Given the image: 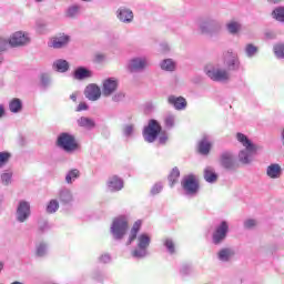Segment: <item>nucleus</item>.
<instances>
[{
    "label": "nucleus",
    "instance_id": "11",
    "mask_svg": "<svg viewBox=\"0 0 284 284\" xmlns=\"http://www.w3.org/2000/svg\"><path fill=\"white\" fill-rule=\"evenodd\" d=\"M212 81H230V73L225 69H213L206 72Z\"/></svg>",
    "mask_w": 284,
    "mask_h": 284
},
{
    "label": "nucleus",
    "instance_id": "29",
    "mask_svg": "<svg viewBox=\"0 0 284 284\" xmlns=\"http://www.w3.org/2000/svg\"><path fill=\"white\" fill-rule=\"evenodd\" d=\"M162 70H166L168 72H174L176 70V64L172 59H166L161 64Z\"/></svg>",
    "mask_w": 284,
    "mask_h": 284
},
{
    "label": "nucleus",
    "instance_id": "39",
    "mask_svg": "<svg viewBox=\"0 0 284 284\" xmlns=\"http://www.w3.org/2000/svg\"><path fill=\"white\" fill-rule=\"evenodd\" d=\"M258 52V48L254 44H247L246 45V54L247 57H254V54Z\"/></svg>",
    "mask_w": 284,
    "mask_h": 284
},
{
    "label": "nucleus",
    "instance_id": "57",
    "mask_svg": "<svg viewBox=\"0 0 284 284\" xmlns=\"http://www.w3.org/2000/svg\"><path fill=\"white\" fill-rule=\"evenodd\" d=\"M271 1V3H278V1H281V0H270Z\"/></svg>",
    "mask_w": 284,
    "mask_h": 284
},
{
    "label": "nucleus",
    "instance_id": "30",
    "mask_svg": "<svg viewBox=\"0 0 284 284\" xmlns=\"http://www.w3.org/2000/svg\"><path fill=\"white\" fill-rule=\"evenodd\" d=\"M80 128H94V120L90 118L82 116L78 120Z\"/></svg>",
    "mask_w": 284,
    "mask_h": 284
},
{
    "label": "nucleus",
    "instance_id": "48",
    "mask_svg": "<svg viewBox=\"0 0 284 284\" xmlns=\"http://www.w3.org/2000/svg\"><path fill=\"white\" fill-rule=\"evenodd\" d=\"M132 132H134V126L128 125L124 128V134H126V136H130V134H132Z\"/></svg>",
    "mask_w": 284,
    "mask_h": 284
},
{
    "label": "nucleus",
    "instance_id": "32",
    "mask_svg": "<svg viewBox=\"0 0 284 284\" xmlns=\"http://www.w3.org/2000/svg\"><path fill=\"white\" fill-rule=\"evenodd\" d=\"M226 28L231 34H237L241 30V24L236 21H231Z\"/></svg>",
    "mask_w": 284,
    "mask_h": 284
},
{
    "label": "nucleus",
    "instance_id": "16",
    "mask_svg": "<svg viewBox=\"0 0 284 284\" xmlns=\"http://www.w3.org/2000/svg\"><path fill=\"white\" fill-rule=\"evenodd\" d=\"M220 163L222 168L232 170V168H234V156L230 152H224L220 158Z\"/></svg>",
    "mask_w": 284,
    "mask_h": 284
},
{
    "label": "nucleus",
    "instance_id": "42",
    "mask_svg": "<svg viewBox=\"0 0 284 284\" xmlns=\"http://www.w3.org/2000/svg\"><path fill=\"white\" fill-rule=\"evenodd\" d=\"M77 14H79V7L78 6L70 7L68 10V17H77Z\"/></svg>",
    "mask_w": 284,
    "mask_h": 284
},
{
    "label": "nucleus",
    "instance_id": "2",
    "mask_svg": "<svg viewBox=\"0 0 284 284\" xmlns=\"http://www.w3.org/2000/svg\"><path fill=\"white\" fill-rule=\"evenodd\" d=\"M162 128L156 120H150L149 124L143 130V139L146 143H154L161 134Z\"/></svg>",
    "mask_w": 284,
    "mask_h": 284
},
{
    "label": "nucleus",
    "instance_id": "25",
    "mask_svg": "<svg viewBox=\"0 0 284 284\" xmlns=\"http://www.w3.org/2000/svg\"><path fill=\"white\" fill-rule=\"evenodd\" d=\"M267 176L270 179H280L281 178V165L278 164H271L266 170Z\"/></svg>",
    "mask_w": 284,
    "mask_h": 284
},
{
    "label": "nucleus",
    "instance_id": "24",
    "mask_svg": "<svg viewBox=\"0 0 284 284\" xmlns=\"http://www.w3.org/2000/svg\"><path fill=\"white\" fill-rule=\"evenodd\" d=\"M90 77H92V71L80 67L74 71V79H77L78 81H83V79H90Z\"/></svg>",
    "mask_w": 284,
    "mask_h": 284
},
{
    "label": "nucleus",
    "instance_id": "58",
    "mask_svg": "<svg viewBox=\"0 0 284 284\" xmlns=\"http://www.w3.org/2000/svg\"><path fill=\"white\" fill-rule=\"evenodd\" d=\"M1 270H3V263L2 262H0V272H1Z\"/></svg>",
    "mask_w": 284,
    "mask_h": 284
},
{
    "label": "nucleus",
    "instance_id": "50",
    "mask_svg": "<svg viewBox=\"0 0 284 284\" xmlns=\"http://www.w3.org/2000/svg\"><path fill=\"white\" fill-rule=\"evenodd\" d=\"M159 142L161 143V145H165V143H168V135L161 134L159 138Z\"/></svg>",
    "mask_w": 284,
    "mask_h": 284
},
{
    "label": "nucleus",
    "instance_id": "13",
    "mask_svg": "<svg viewBox=\"0 0 284 284\" xmlns=\"http://www.w3.org/2000/svg\"><path fill=\"white\" fill-rule=\"evenodd\" d=\"M17 214H18V221L20 223H23L30 216V203L26 201H21L19 203Z\"/></svg>",
    "mask_w": 284,
    "mask_h": 284
},
{
    "label": "nucleus",
    "instance_id": "54",
    "mask_svg": "<svg viewBox=\"0 0 284 284\" xmlns=\"http://www.w3.org/2000/svg\"><path fill=\"white\" fill-rule=\"evenodd\" d=\"M3 116H6V108L3 104H0V119H3Z\"/></svg>",
    "mask_w": 284,
    "mask_h": 284
},
{
    "label": "nucleus",
    "instance_id": "23",
    "mask_svg": "<svg viewBox=\"0 0 284 284\" xmlns=\"http://www.w3.org/2000/svg\"><path fill=\"white\" fill-rule=\"evenodd\" d=\"M9 110L13 114H18V112H21L23 110V102H21V99L19 98H13L9 102Z\"/></svg>",
    "mask_w": 284,
    "mask_h": 284
},
{
    "label": "nucleus",
    "instance_id": "7",
    "mask_svg": "<svg viewBox=\"0 0 284 284\" xmlns=\"http://www.w3.org/2000/svg\"><path fill=\"white\" fill-rule=\"evenodd\" d=\"M227 232H230V225L227 222L222 221L220 225L215 227V231L213 232V243L214 245H220V243H223L225 239H227Z\"/></svg>",
    "mask_w": 284,
    "mask_h": 284
},
{
    "label": "nucleus",
    "instance_id": "3",
    "mask_svg": "<svg viewBox=\"0 0 284 284\" xmlns=\"http://www.w3.org/2000/svg\"><path fill=\"white\" fill-rule=\"evenodd\" d=\"M58 146L64 150V152H74L79 150V143L74 135L70 133H61L58 138Z\"/></svg>",
    "mask_w": 284,
    "mask_h": 284
},
{
    "label": "nucleus",
    "instance_id": "34",
    "mask_svg": "<svg viewBox=\"0 0 284 284\" xmlns=\"http://www.w3.org/2000/svg\"><path fill=\"white\" fill-rule=\"evenodd\" d=\"M59 210V202L57 200H51L49 204L47 205V212L48 214H54Z\"/></svg>",
    "mask_w": 284,
    "mask_h": 284
},
{
    "label": "nucleus",
    "instance_id": "56",
    "mask_svg": "<svg viewBox=\"0 0 284 284\" xmlns=\"http://www.w3.org/2000/svg\"><path fill=\"white\" fill-rule=\"evenodd\" d=\"M71 99H72V101H77V95H75V94H72V95H71Z\"/></svg>",
    "mask_w": 284,
    "mask_h": 284
},
{
    "label": "nucleus",
    "instance_id": "52",
    "mask_svg": "<svg viewBox=\"0 0 284 284\" xmlns=\"http://www.w3.org/2000/svg\"><path fill=\"white\" fill-rule=\"evenodd\" d=\"M101 263H110V255L104 254L100 257Z\"/></svg>",
    "mask_w": 284,
    "mask_h": 284
},
{
    "label": "nucleus",
    "instance_id": "5",
    "mask_svg": "<svg viewBox=\"0 0 284 284\" xmlns=\"http://www.w3.org/2000/svg\"><path fill=\"white\" fill-rule=\"evenodd\" d=\"M181 185L185 194H189L191 196H194L195 194H197L201 187L199 180L194 175H189L184 178L181 182Z\"/></svg>",
    "mask_w": 284,
    "mask_h": 284
},
{
    "label": "nucleus",
    "instance_id": "18",
    "mask_svg": "<svg viewBox=\"0 0 284 284\" xmlns=\"http://www.w3.org/2000/svg\"><path fill=\"white\" fill-rule=\"evenodd\" d=\"M210 150H212V142L204 136L197 144V152L207 156V154H210Z\"/></svg>",
    "mask_w": 284,
    "mask_h": 284
},
{
    "label": "nucleus",
    "instance_id": "19",
    "mask_svg": "<svg viewBox=\"0 0 284 284\" xmlns=\"http://www.w3.org/2000/svg\"><path fill=\"white\" fill-rule=\"evenodd\" d=\"M118 19L123 23H130L132 19H134V13H132V10L130 9H119Z\"/></svg>",
    "mask_w": 284,
    "mask_h": 284
},
{
    "label": "nucleus",
    "instance_id": "33",
    "mask_svg": "<svg viewBox=\"0 0 284 284\" xmlns=\"http://www.w3.org/2000/svg\"><path fill=\"white\" fill-rule=\"evenodd\" d=\"M11 158L12 154L10 152H0V169L7 165Z\"/></svg>",
    "mask_w": 284,
    "mask_h": 284
},
{
    "label": "nucleus",
    "instance_id": "31",
    "mask_svg": "<svg viewBox=\"0 0 284 284\" xmlns=\"http://www.w3.org/2000/svg\"><path fill=\"white\" fill-rule=\"evenodd\" d=\"M273 19L284 23V7H278L272 12Z\"/></svg>",
    "mask_w": 284,
    "mask_h": 284
},
{
    "label": "nucleus",
    "instance_id": "55",
    "mask_svg": "<svg viewBox=\"0 0 284 284\" xmlns=\"http://www.w3.org/2000/svg\"><path fill=\"white\" fill-rule=\"evenodd\" d=\"M205 28H207V23H204V24L201 26V30H202L203 33H205Z\"/></svg>",
    "mask_w": 284,
    "mask_h": 284
},
{
    "label": "nucleus",
    "instance_id": "49",
    "mask_svg": "<svg viewBox=\"0 0 284 284\" xmlns=\"http://www.w3.org/2000/svg\"><path fill=\"white\" fill-rule=\"evenodd\" d=\"M245 227L247 229H251V227H254L256 225V221L255 220H247L245 223H244Z\"/></svg>",
    "mask_w": 284,
    "mask_h": 284
},
{
    "label": "nucleus",
    "instance_id": "59",
    "mask_svg": "<svg viewBox=\"0 0 284 284\" xmlns=\"http://www.w3.org/2000/svg\"><path fill=\"white\" fill-rule=\"evenodd\" d=\"M11 284H23V283H21V282H12Z\"/></svg>",
    "mask_w": 284,
    "mask_h": 284
},
{
    "label": "nucleus",
    "instance_id": "45",
    "mask_svg": "<svg viewBox=\"0 0 284 284\" xmlns=\"http://www.w3.org/2000/svg\"><path fill=\"white\" fill-rule=\"evenodd\" d=\"M103 61H105V54L103 53H97L94 55V62L95 63H103Z\"/></svg>",
    "mask_w": 284,
    "mask_h": 284
},
{
    "label": "nucleus",
    "instance_id": "6",
    "mask_svg": "<svg viewBox=\"0 0 284 284\" xmlns=\"http://www.w3.org/2000/svg\"><path fill=\"white\" fill-rule=\"evenodd\" d=\"M150 235L143 233L138 237V247L132 252L134 258H143L148 254V247H150Z\"/></svg>",
    "mask_w": 284,
    "mask_h": 284
},
{
    "label": "nucleus",
    "instance_id": "51",
    "mask_svg": "<svg viewBox=\"0 0 284 284\" xmlns=\"http://www.w3.org/2000/svg\"><path fill=\"white\" fill-rule=\"evenodd\" d=\"M82 110H88V104H85V102H81V103L78 105L77 111H78V112H82Z\"/></svg>",
    "mask_w": 284,
    "mask_h": 284
},
{
    "label": "nucleus",
    "instance_id": "41",
    "mask_svg": "<svg viewBox=\"0 0 284 284\" xmlns=\"http://www.w3.org/2000/svg\"><path fill=\"white\" fill-rule=\"evenodd\" d=\"M1 179H2V183L4 185H8L10 183V181H12V173H3L1 175Z\"/></svg>",
    "mask_w": 284,
    "mask_h": 284
},
{
    "label": "nucleus",
    "instance_id": "40",
    "mask_svg": "<svg viewBox=\"0 0 284 284\" xmlns=\"http://www.w3.org/2000/svg\"><path fill=\"white\" fill-rule=\"evenodd\" d=\"M40 81H41V85H43V88L48 87L50 83V75H48L47 73H42L40 75Z\"/></svg>",
    "mask_w": 284,
    "mask_h": 284
},
{
    "label": "nucleus",
    "instance_id": "4",
    "mask_svg": "<svg viewBox=\"0 0 284 284\" xmlns=\"http://www.w3.org/2000/svg\"><path fill=\"white\" fill-rule=\"evenodd\" d=\"M128 227V219L125 216H119L113 220L111 233L113 234L114 239L121 240L123 236H125Z\"/></svg>",
    "mask_w": 284,
    "mask_h": 284
},
{
    "label": "nucleus",
    "instance_id": "28",
    "mask_svg": "<svg viewBox=\"0 0 284 284\" xmlns=\"http://www.w3.org/2000/svg\"><path fill=\"white\" fill-rule=\"evenodd\" d=\"M231 256H234V251H232L231 248H222V250L219 252V258H220V261L227 262V261H230V257H231Z\"/></svg>",
    "mask_w": 284,
    "mask_h": 284
},
{
    "label": "nucleus",
    "instance_id": "27",
    "mask_svg": "<svg viewBox=\"0 0 284 284\" xmlns=\"http://www.w3.org/2000/svg\"><path fill=\"white\" fill-rule=\"evenodd\" d=\"M53 68L57 70V72H68V70H70V63L63 59H60L53 63Z\"/></svg>",
    "mask_w": 284,
    "mask_h": 284
},
{
    "label": "nucleus",
    "instance_id": "12",
    "mask_svg": "<svg viewBox=\"0 0 284 284\" xmlns=\"http://www.w3.org/2000/svg\"><path fill=\"white\" fill-rule=\"evenodd\" d=\"M70 43V37L65 34H60L51 38L50 40V48H54L55 50H59L61 48H65Z\"/></svg>",
    "mask_w": 284,
    "mask_h": 284
},
{
    "label": "nucleus",
    "instance_id": "14",
    "mask_svg": "<svg viewBox=\"0 0 284 284\" xmlns=\"http://www.w3.org/2000/svg\"><path fill=\"white\" fill-rule=\"evenodd\" d=\"M85 97L89 101H99L101 99V88L97 84H89L85 89Z\"/></svg>",
    "mask_w": 284,
    "mask_h": 284
},
{
    "label": "nucleus",
    "instance_id": "22",
    "mask_svg": "<svg viewBox=\"0 0 284 284\" xmlns=\"http://www.w3.org/2000/svg\"><path fill=\"white\" fill-rule=\"evenodd\" d=\"M204 180L207 183H216V181H219V175L216 174L214 169H212V166H206L204 169Z\"/></svg>",
    "mask_w": 284,
    "mask_h": 284
},
{
    "label": "nucleus",
    "instance_id": "37",
    "mask_svg": "<svg viewBox=\"0 0 284 284\" xmlns=\"http://www.w3.org/2000/svg\"><path fill=\"white\" fill-rule=\"evenodd\" d=\"M72 179H79V170L73 169L69 172V174L65 176L67 183H72Z\"/></svg>",
    "mask_w": 284,
    "mask_h": 284
},
{
    "label": "nucleus",
    "instance_id": "60",
    "mask_svg": "<svg viewBox=\"0 0 284 284\" xmlns=\"http://www.w3.org/2000/svg\"><path fill=\"white\" fill-rule=\"evenodd\" d=\"M37 1H43V0H37Z\"/></svg>",
    "mask_w": 284,
    "mask_h": 284
},
{
    "label": "nucleus",
    "instance_id": "43",
    "mask_svg": "<svg viewBox=\"0 0 284 284\" xmlns=\"http://www.w3.org/2000/svg\"><path fill=\"white\" fill-rule=\"evenodd\" d=\"M8 45H10V41L3 38H0V52H3L4 50H7Z\"/></svg>",
    "mask_w": 284,
    "mask_h": 284
},
{
    "label": "nucleus",
    "instance_id": "20",
    "mask_svg": "<svg viewBox=\"0 0 284 284\" xmlns=\"http://www.w3.org/2000/svg\"><path fill=\"white\" fill-rule=\"evenodd\" d=\"M145 65H148V62L145 60L135 58L129 63V70L130 72H136L139 70H143Z\"/></svg>",
    "mask_w": 284,
    "mask_h": 284
},
{
    "label": "nucleus",
    "instance_id": "47",
    "mask_svg": "<svg viewBox=\"0 0 284 284\" xmlns=\"http://www.w3.org/2000/svg\"><path fill=\"white\" fill-rule=\"evenodd\" d=\"M161 190H163V186L160 185V184H155V185L152 187L151 192H152V194H159V193L161 192Z\"/></svg>",
    "mask_w": 284,
    "mask_h": 284
},
{
    "label": "nucleus",
    "instance_id": "38",
    "mask_svg": "<svg viewBox=\"0 0 284 284\" xmlns=\"http://www.w3.org/2000/svg\"><path fill=\"white\" fill-rule=\"evenodd\" d=\"M164 245L168 248V251L170 252V254H174V252H175L174 241H172L171 239H166V240H164Z\"/></svg>",
    "mask_w": 284,
    "mask_h": 284
},
{
    "label": "nucleus",
    "instance_id": "8",
    "mask_svg": "<svg viewBox=\"0 0 284 284\" xmlns=\"http://www.w3.org/2000/svg\"><path fill=\"white\" fill-rule=\"evenodd\" d=\"M28 43H30V37L22 31L14 32L9 39V45H11V48L28 45Z\"/></svg>",
    "mask_w": 284,
    "mask_h": 284
},
{
    "label": "nucleus",
    "instance_id": "35",
    "mask_svg": "<svg viewBox=\"0 0 284 284\" xmlns=\"http://www.w3.org/2000/svg\"><path fill=\"white\" fill-rule=\"evenodd\" d=\"M274 53L280 59H284V43H278L274 45Z\"/></svg>",
    "mask_w": 284,
    "mask_h": 284
},
{
    "label": "nucleus",
    "instance_id": "1",
    "mask_svg": "<svg viewBox=\"0 0 284 284\" xmlns=\"http://www.w3.org/2000/svg\"><path fill=\"white\" fill-rule=\"evenodd\" d=\"M236 139L242 143L243 148H245V150L241 151L239 154L240 161L241 163L247 164L252 161V155L256 154L258 146L252 143L243 133H237Z\"/></svg>",
    "mask_w": 284,
    "mask_h": 284
},
{
    "label": "nucleus",
    "instance_id": "53",
    "mask_svg": "<svg viewBox=\"0 0 284 284\" xmlns=\"http://www.w3.org/2000/svg\"><path fill=\"white\" fill-rule=\"evenodd\" d=\"M125 98L123 93H118L113 97L114 101H122Z\"/></svg>",
    "mask_w": 284,
    "mask_h": 284
},
{
    "label": "nucleus",
    "instance_id": "26",
    "mask_svg": "<svg viewBox=\"0 0 284 284\" xmlns=\"http://www.w3.org/2000/svg\"><path fill=\"white\" fill-rule=\"evenodd\" d=\"M181 176V171L179 168H173L172 171L169 174V183L171 187H174L176 183H179V178Z\"/></svg>",
    "mask_w": 284,
    "mask_h": 284
},
{
    "label": "nucleus",
    "instance_id": "21",
    "mask_svg": "<svg viewBox=\"0 0 284 284\" xmlns=\"http://www.w3.org/2000/svg\"><path fill=\"white\" fill-rule=\"evenodd\" d=\"M141 225H142L141 220H138L133 224V226H132V229L130 231V235H129V240L126 242V245H132L133 241H136V236H138V234H139V232L141 230Z\"/></svg>",
    "mask_w": 284,
    "mask_h": 284
},
{
    "label": "nucleus",
    "instance_id": "9",
    "mask_svg": "<svg viewBox=\"0 0 284 284\" xmlns=\"http://www.w3.org/2000/svg\"><path fill=\"white\" fill-rule=\"evenodd\" d=\"M224 65L227 70H239V57L236 53L226 51L223 53Z\"/></svg>",
    "mask_w": 284,
    "mask_h": 284
},
{
    "label": "nucleus",
    "instance_id": "15",
    "mask_svg": "<svg viewBox=\"0 0 284 284\" xmlns=\"http://www.w3.org/2000/svg\"><path fill=\"white\" fill-rule=\"evenodd\" d=\"M169 103L175 108V110H185L187 108V101H185V98L183 97H174L171 95L168 99Z\"/></svg>",
    "mask_w": 284,
    "mask_h": 284
},
{
    "label": "nucleus",
    "instance_id": "44",
    "mask_svg": "<svg viewBox=\"0 0 284 284\" xmlns=\"http://www.w3.org/2000/svg\"><path fill=\"white\" fill-rule=\"evenodd\" d=\"M164 123L166 128H174V118L172 115L166 116Z\"/></svg>",
    "mask_w": 284,
    "mask_h": 284
},
{
    "label": "nucleus",
    "instance_id": "10",
    "mask_svg": "<svg viewBox=\"0 0 284 284\" xmlns=\"http://www.w3.org/2000/svg\"><path fill=\"white\" fill-rule=\"evenodd\" d=\"M116 88H119V81L113 78H109L103 81L102 84V94L104 97H110L116 92Z\"/></svg>",
    "mask_w": 284,
    "mask_h": 284
},
{
    "label": "nucleus",
    "instance_id": "17",
    "mask_svg": "<svg viewBox=\"0 0 284 284\" xmlns=\"http://www.w3.org/2000/svg\"><path fill=\"white\" fill-rule=\"evenodd\" d=\"M108 187L111 192H119L120 190H123V180L118 175H113L108 181Z\"/></svg>",
    "mask_w": 284,
    "mask_h": 284
},
{
    "label": "nucleus",
    "instance_id": "46",
    "mask_svg": "<svg viewBox=\"0 0 284 284\" xmlns=\"http://www.w3.org/2000/svg\"><path fill=\"white\" fill-rule=\"evenodd\" d=\"M45 254V245L40 244L38 250H37V255L38 256H43Z\"/></svg>",
    "mask_w": 284,
    "mask_h": 284
},
{
    "label": "nucleus",
    "instance_id": "36",
    "mask_svg": "<svg viewBox=\"0 0 284 284\" xmlns=\"http://www.w3.org/2000/svg\"><path fill=\"white\" fill-rule=\"evenodd\" d=\"M60 201H62V203H70V201H72V193H70V191H61Z\"/></svg>",
    "mask_w": 284,
    "mask_h": 284
}]
</instances>
